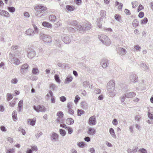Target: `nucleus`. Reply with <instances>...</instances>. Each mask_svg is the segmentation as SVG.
I'll return each instance as SVG.
<instances>
[{
    "label": "nucleus",
    "mask_w": 153,
    "mask_h": 153,
    "mask_svg": "<svg viewBox=\"0 0 153 153\" xmlns=\"http://www.w3.org/2000/svg\"><path fill=\"white\" fill-rule=\"evenodd\" d=\"M115 86V83L113 80L110 81L107 84V88L108 92L110 97H114L115 95V93L114 92V90Z\"/></svg>",
    "instance_id": "obj_1"
},
{
    "label": "nucleus",
    "mask_w": 153,
    "mask_h": 153,
    "mask_svg": "<svg viewBox=\"0 0 153 153\" xmlns=\"http://www.w3.org/2000/svg\"><path fill=\"white\" fill-rule=\"evenodd\" d=\"M34 9L36 11L35 14L36 16L41 17L45 15V13L44 11L47 10L46 7L38 5L36 6Z\"/></svg>",
    "instance_id": "obj_2"
},
{
    "label": "nucleus",
    "mask_w": 153,
    "mask_h": 153,
    "mask_svg": "<svg viewBox=\"0 0 153 153\" xmlns=\"http://www.w3.org/2000/svg\"><path fill=\"white\" fill-rule=\"evenodd\" d=\"M98 38L105 45H109L111 43V42L109 39L105 35H99Z\"/></svg>",
    "instance_id": "obj_3"
},
{
    "label": "nucleus",
    "mask_w": 153,
    "mask_h": 153,
    "mask_svg": "<svg viewBox=\"0 0 153 153\" xmlns=\"http://www.w3.org/2000/svg\"><path fill=\"white\" fill-rule=\"evenodd\" d=\"M40 37L41 39L45 42L49 43L52 41V39L50 36L42 33H40Z\"/></svg>",
    "instance_id": "obj_4"
},
{
    "label": "nucleus",
    "mask_w": 153,
    "mask_h": 153,
    "mask_svg": "<svg viewBox=\"0 0 153 153\" xmlns=\"http://www.w3.org/2000/svg\"><path fill=\"white\" fill-rule=\"evenodd\" d=\"M70 25L72 26H74V27L79 30H84V28L83 25H81L80 24L78 23L76 21H73L70 23Z\"/></svg>",
    "instance_id": "obj_5"
},
{
    "label": "nucleus",
    "mask_w": 153,
    "mask_h": 153,
    "mask_svg": "<svg viewBox=\"0 0 153 153\" xmlns=\"http://www.w3.org/2000/svg\"><path fill=\"white\" fill-rule=\"evenodd\" d=\"M34 109L38 112H44L45 111L46 108L42 105H39L37 106L34 105L33 107Z\"/></svg>",
    "instance_id": "obj_6"
},
{
    "label": "nucleus",
    "mask_w": 153,
    "mask_h": 153,
    "mask_svg": "<svg viewBox=\"0 0 153 153\" xmlns=\"http://www.w3.org/2000/svg\"><path fill=\"white\" fill-rule=\"evenodd\" d=\"M100 15L101 16V17L98 19L97 22H98V23H97V25L100 28H101L102 26L101 23L100 21L101 20V19H102V17L105 16L106 15V12L104 10H101L100 12Z\"/></svg>",
    "instance_id": "obj_7"
},
{
    "label": "nucleus",
    "mask_w": 153,
    "mask_h": 153,
    "mask_svg": "<svg viewBox=\"0 0 153 153\" xmlns=\"http://www.w3.org/2000/svg\"><path fill=\"white\" fill-rule=\"evenodd\" d=\"M109 64V61L106 59H102L100 63V65L102 67L105 68L108 67Z\"/></svg>",
    "instance_id": "obj_8"
},
{
    "label": "nucleus",
    "mask_w": 153,
    "mask_h": 153,
    "mask_svg": "<svg viewBox=\"0 0 153 153\" xmlns=\"http://www.w3.org/2000/svg\"><path fill=\"white\" fill-rule=\"evenodd\" d=\"M36 55L35 51L33 49L30 50L28 51L27 56L29 59H32Z\"/></svg>",
    "instance_id": "obj_9"
},
{
    "label": "nucleus",
    "mask_w": 153,
    "mask_h": 153,
    "mask_svg": "<svg viewBox=\"0 0 153 153\" xmlns=\"http://www.w3.org/2000/svg\"><path fill=\"white\" fill-rule=\"evenodd\" d=\"M96 121L95 116H93L90 117L88 123L90 125H95L96 124Z\"/></svg>",
    "instance_id": "obj_10"
},
{
    "label": "nucleus",
    "mask_w": 153,
    "mask_h": 153,
    "mask_svg": "<svg viewBox=\"0 0 153 153\" xmlns=\"http://www.w3.org/2000/svg\"><path fill=\"white\" fill-rule=\"evenodd\" d=\"M62 40L65 44L69 43L71 42V39L69 37L66 35H63L62 37Z\"/></svg>",
    "instance_id": "obj_11"
},
{
    "label": "nucleus",
    "mask_w": 153,
    "mask_h": 153,
    "mask_svg": "<svg viewBox=\"0 0 153 153\" xmlns=\"http://www.w3.org/2000/svg\"><path fill=\"white\" fill-rule=\"evenodd\" d=\"M67 107L68 109V112L71 115H73L74 111L72 109L73 107L72 105L70 103L68 104Z\"/></svg>",
    "instance_id": "obj_12"
},
{
    "label": "nucleus",
    "mask_w": 153,
    "mask_h": 153,
    "mask_svg": "<svg viewBox=\"0 0 153 153\" xmlns=\"http://www.w3.org/2000/svg\"><path fill=\"white\" fill-rule=\"evenodd\" d=\"M0 15L6 18H8L10 16V14L7 11L0 9Z\"/></svg>",
    "instance_id": "obj_13"
},
{
    "label": "nucleus",
    "mask_w": 153,
    "mask_h": 153,
    "mask_svg": "<svg viewBox=\"0 0 153 153\" xmlns=\"http://www.w3.org/2000/svg\"><path fill=\"white\" fill-rule=\"evenodd\" d=\"M126 51L125 49L120 47L118 48V53L120 55L122 56L125 55L126 53Z\"/></svg>",
    "instance_id": "obj_14"
},
{
    "label": "nucleus",
    "mask_w": 153,
    "mask_h": 153,
    "mask_svg": "<svg viewBox=\"0 0 153 153\" xmlns=\"http://www.w3.org/2000/svg\"><path fill=\"white\" fill-rule=\"evenodd\" d=\"M130 81L132 82H136L138 80V77L135 74H131L130 76Z\"/></svg>",
    "instance_id": "obj_15"
},
{
    "label": "nucleus",
    "mask_w": 153,
    "mask_h": 153,
    "mask_svg": "<svg viewBox=\"0 0 153 153\" xmlns=\"http://www.w3.org/2000/svg\"><path fill=\"white\" fill-rule=\"evenodd\" d=\"M11 62L13 64L16 65H19L20 63L19 59L16 57H13L11 60Z\"/></svg>",
    "instance_id": "obj_16"
},
{
    "label": "nucleus",
    "mask_w": 153,
    "mask_h": 153,
    "mask_svg": "<svg viewBox=\"0 0 153 153\" xmlns=\"http://www.w3.org/2000/svg\"><path fill=\"white\" fill-rule=\"evenodd\" d=\"M51 140L55 141H57L59 137L58 135L55 132H53L51 135Z\"/></svg>",
    "instance_id": "obj_17"
},
{
    "label": "nucleus",
    "mask_w": 153,
    "mask_h": 153,
    "mask_svg": "<svg viewBox=\"0 0 153 153\" xmlns=\"http://www.w3.org/2000/svg\"><path fill=\"white\" fill-rule=\"evenodd\" d=\"M25 33L28 35L33 36L34 34V32L33 30L29 29L26 30Z\"/></svg>",
    "instance_id": "obj_18"
},
{
    "label": "nucleus",
    "mask_w": 153,
    "mask_h": 153,
    "mask_svg": "<svg viewBox=\"0 0 153 153\" xmlns=\"http://www.w3.org/2000/svg\"><path fill=\"white\" fill-rule=\"evenodd\" d=\"M73 79L72 76L70 75H68L66 78L64 83L65 84H68L71 82Z\"/></svg>",
    "instance_id": "obj_19"
},
{
    "label": "nucleus",
    "mask_w": 153,
    "mask_h": 153,
    "mask_svg": "<svg viewBox=\"0 0 153 153\" xmlns=\"http://www.w3.org/2000/svg\"><path fill=\"white\" fill-rule=\"evenodd\" d=\"M84 28V30H88L90 29L91 28V26L89 22L87 23H84L83 25Z\"/></svg>",
    "instance_id": "obj_20"
},
{
    "label": "nucleus",
    "mask_w": 153,
    "mask_h": 153,
    "mask_svg": "<svg viewBox=\"0 0 153 153\" xmlns=\"http://www.w3.org/2000/svg\"><path fill=\"white\" fill-rule=\"evenodd\" d=\"M127 98H131L134 97L136 95V94L133 92L127 93L126 94Z\"/></svg>",
    "instance_id": "obj_21"
},
{
    "label": "nucleus",
    "mask_w": 153,
    "mask_h": 153,
    "mask_svg": "<svg viewBox=\"0 0 153 153\" xmlns=\"http://www.w3.org/2000/svg\"><path fill=\"white\" fill-rule=\"evenodd\" d=\"M96 131L93 128H89L88 129V133L91 135H93L95 133Z\"/></svg>",
    "instance_id": "obj_22"
},
{
    "label": "nucleus",
    "mask_w": 153,
    "mask_h": 153,
    "mask_svg": "<svg viewBox=\"0 0 153 153\" xmlns=\"http://www.w3.org/2000/svg\"><path fill=\"white\" fill-rule=\"evenodd\" d=\"M42 25L43 26L48 28H51L52 27V25L48 22H43L42 23Z\"/></svg>",
    "instance_id": "obj_23"
},
{
    "label": "nucleus",
    "mask_w": 153,
    "mask_h": 153,
    "mask_svg": "<svg viewBox=\"0 0 153 153\" xmlns=\"http://www.w3.org/2000/svg\"><path fill=\"white\" fill-rule=\"evenodd\" d=\"M140 67L142 68H143V69L146 71H148L149 69V67L146 65V64L142 63L140 64Z\"/></svg>",
    "instance_id": "obj_24"
},
{
    "label": "nucleus",
    "mask_w": 153,
    "mask_h": 153,
    "mask_svg": "<svg viewBox=\"0 0 153 153\" xmlns=\"http://www.w3.org/2000/svg\"><path fill=\"white\" fill-rule=\"evenodd\" d=\"M109 131L112 137L115 139L116 138V136L115 134L113 128H110Z\"/></svg>",
    "instance_id": "obj_25"
},
{
    "label": "nucleus",
    "mask_w": 153,
    "mask_h": 153,
    "mask_svg": "<svg viewBox=\"0 0 153 153\" xmlns=\"http://www.w3.org/2000/svg\"><path fill=\"white\" fill-rule=\"evenodd\" d=\"M36 121V120L35 118H33L32 120L31 119H28L27 121L28 123L32 126H34L35 125Z\"/></svg>",
    "instance_id": "obj_26"
},
{
    "label": "nucleus",
    "mask_w": 153,
    "mask_h": 153,
    "mask_svg": "<svg viewBox=\"0 0 153 153\" xmlns=\"http://www.w3.org/2000/svg\"><path fill=\"white\" fill-rule=\"evenodd\" d=\"M28 65L27 64H25L22 66L21 69V71L22 74H24L23 70L27 69L28 68Z\"/></svg>",
    "instance_id": "obj_27"
},
{
    "label": "nucleus",
    "mask_w": 153,
    "mask_h": 153,
    "mask_svg": "<svg viewBox=\"0 0 153 153\" xmlns=\"http://www.w3.org/2000/svg\"><path fill=\"white\" fill-rule=\"evenodd\" d=\"M23 101L22 100H20L18 103V111L19 112L21 111V109L22 108Z\"/></svg>",
    "instance_id": "obj_28"
},
{
    "label": "nucleus",
    "mask_w": 153,
    "mask_h": 153,
    "mask_svg": "<svg viewBox=\"0 0 153 153\" xmlns=\"http://www.w3.org/2000/svg\"><path fill=\"white\" fill-rule=\"evenodd\" d=\"M48 93L50 96L51 97V100L52 103H54L55 102V99L54 96H53V93L52 92L51 90H49Z\"/></svg>",
    "instance_id": "obj_29"
},
{
    "label": "nucleus",
    "mask_w": 153,
    "mask_h": 153,
    "mask_svg": "<svg viewBox=\"0 0 153 153\" xmlns=\"http://www.w3.org/2000/svg\"><path fill=\"white\" fill-rule=\"evenodd\" d=\"M49 19L50 21L55 22L56 21V16L53 15H51L49 17Z\"/></svg>",
    "instance_id": "obj_30"
},
{
    "label": "nucleus",
    "mask_w": 153,
    "mask_h": 153,
    "mask_svg": "<svg viewBox=\"0 0 153 153\" xmlns=\"http://www.w3.org/2000/svg\"><path fill=\"white\" fill-rule=\"evenodd\" d=\"M115 6H118L117 8L118 10H120L122 9L123 7V4L121 3H120L119 2L116 1L115 2Z\"/></svg>",
    "instance_id": "obj_31"
},
{
    "label": "nucleus",
    "mask_w": 153,
    "mask_h": 153,
    "mask_svg": "<svg viewBox=\"0 0 153 153\" xmlns=\"http://www.w3.org/2000/svg\"><path fill=\"white\" fill-rule=\"evenodd\" d=\"M12 116L13 120L14 121H16L17 119V112L15 111L13 112L12 113Z\"/></svg>",
    "instance_id": "obj_32"
},
{
    "label": "nucleus",
    "mask_w": 153,
    "mask_h": 153,
    "mask_svg": "<svg viewBox=\"0 0 153 153\" xmlns=\"http://www.w3.org/2000/svg\"><path fill=\"white\" fill-rule=\"evenodd\" d=\"M66 122L68 124H72L74 123V120L71 118H68L66 120Z\"/></svg>",
    "instance_id": "obj_33"
},
{
    "label": "nucleus",
    "mask_w": 153,
    "mask_h": 153,
    "mask_svg": "<svg viewBox=\"0 0 153 153\" xmlns=\"http://www.w3.org/2000/svg\"><path fill=\"white\" fill-rule=\"evenodd\" d=\"M66 8L68 10L71 11H73L74 10L75 7L73 6L67 5L66 6Z\"/></svg>",
    "instance_id": "obj_34"
},
{
    "label": "nucleus",
    "mask_w": 153,
    "mask_h": 153,
    "mask_svg": "<svg viewBox=\"0 0 153 153\" xmlns=\"http://www.w3.org/2000/svg\"><path fill=\"white\" fill-rule=\"evenodd\" d=\"M139 22L137 20L135 19L133 20L132 22V25L133 27H136L139 25Z\"/></svg>",
    "instance_id": "obj_35"
},
{
    "label": "nucleus",
    "mask_w": 153,
    "mask_h": 153,
    "mask_svg": "<svg viewBox=\"0 0 153 153\" xmlns=\"http://www.w3.org/2000/svg\"><path fill=\"white\" fill-rule=\"evenodd\" d=\"M7 9L11 13H13L15 10V8L13 7H8Z\"/></svg>",
    "instance_id": "obj_36"
},
{
    "label": "nucleus",
    "mask_w": 153,
    "mask_h": 153,
    "mask_svg": "<svg viewBox=\"0 0 153 153\" xmlns=\"http://www.w3.org/2000/svg\"><path fill=\"white\" fill-rule=\"evenodd\" d=\"M56 116L59 118H62L64 116V114L62 111H59L57 113Z\"/></svg>",
    "instance_id": "obj_37"
},
{
    "label": "nucleus",
    "mask_w": 153,
    "mask_h": 153,
    "mask_svg": "<svg viewBox=\"0 0 153 153\" xmlns=\"http://www.w3.org/2000/svg\"><path fill=\"white\" fill-rule=\"evenodd\" d=\"M55 44L58 47H60L61 45V41L59 40H56L55 42Z\"/></svg>",
    "instance_id": "obj_38"
},
{
    "label": "nucleus",
    "mask_w": 153,
    "mask_h": 153,
    "mask_svg": "<svg viewBox=\"0 0 153 153\" xmlns=\"http://www.w3.org/2000/svg\"><path fill=\"white\" fill-rule=\"evenodd\" d=\"M54 78L56 81L58 83H60V80L59 79V75L57 74H55L54 75Z\"/></svg>",
    "instance_id": "obj_39"
},
{
    "label": "nucleus",
    "mask_w": 153,
    "mask_h": 153,
    "mask_svg": "<svg viewBox=\"0 0 153 153\" xmlns=\"http://www.w3.org/2000/svg\"><path fill=\"white\" fill-rule=\"evenodd\" d=\"M59 133L62 136H64L66 134V132L65 131L62 129H59Z\"/></svg>",
    "instance_id": "obj_40"
},
{
    "label": "nucleus",
    "mask_w": 153,
    "mask_h": 153,
    "mask_svg": "<svg viewBox=\"0 0 153 153\" xmlns=\"http://www.w3.org/2000/svg\"><path fill=\"white\" fill-rule=\"evenodd\" d=\"M148 22V20L146 17L145 18L141 20V24H146Z\"/></svg>",
    "instance_id": "obj_41"
},
{
    "label": "nucleus",
    "mask_w": 153,
    "mask_h": 153,
    "mask_svg": "<svg viewBox=\"0 0 153 153\" xmlns=\"http://www.w3.org/2000/svg\"><path fill=\"white\" fill-rule=\"evenodd\" d=\"M16 103V101L15 100H13L10 103L9 105L10 107H13Z\"/></svg>",
    "instance_id": "obj_42"
},
{
    "label": "nucleus",
    "mask_w": 153,
    "mask_h": 153,
    "mask_svg": "<svg viewBox=\"0 0 153 153\" xmlns=\"http://www.w3.org/2000/svg\"><path fill=\"white\" fill-rule=\"evenodd\" d=\"M126 98V96L125 94H123L120 97L121 102H123L124 101Z\"/></svg>",
    "instance_id": "obj_43"
},
{
    "label": "nucleus",
    "mask_w": 153,
    "mask_h": 153,
    "mask_svg": "<svg viewBox=\"0 0 153 153\" xmlns=\"http://www.w3.org/2000/svg\"><path fill=\"white\" fill-rule=\"evenodd\" d=\"M29 78L30 79L33 81L36 80L38 79L37 76L33 75L29 76Z\"/></svg>",
    "instance_id": "obj_44"
},
{
    "label": "nucleus",
    "mask_w": 153,
    "mask_h": 153,
    "mask_svg": "<svg viewBox=\"0 0 153 153\" xmlns=\"http://www.w3.org/2000/svg\"><path fill=\"white\" fill-rule=\"evenodd\" d=\"M89 85V82L87 81H85L83 83V85L85 88L87 87Z\"/></svg>",
    "instance_id": "obj_45"
},
{
    "label": "nucleus",
    "mask_w": 153,
    "mask_h": 153,
    "mask_svg": "<svg viewBox=\"0 0 153 153\" xmlns=\"http://www.w3.org/2000/svg\"><path fill=\"white\" fill-rule=\"evenodd\" d=\"M7 100L8 101L10 100L13 98L12 94H10L7 93Z\"/></svg>",
    "instance_id": "obj_46"
},
{
    "label": "nucleus",
    "mask_w": 153,
    "mask_h": 153,
    "mask_svg": "<svg viewBox=\"0 0 153 153\" xmlns=\"http://www.w3.org/2000/svg\"><path fill=\"white\" fill-rule=\"evenodd\" d=\"M38 72L39 70L37 68H34L32 70V73L34 74H36Z\"/></svg>",
    "instance_id": "obj_47"
},
{
    "label": "nucleus",
    "mask_w": 153,
    "mask_h": 153,
    "mask_svg": "<svg viewBox=\"0 0 153 153\" xmlns=\"http://www.w3.org/2000/svg\"><path fill=\"white\" fill-rule=\"evenodd\" d=\"M77 145L79 147L83 148L84 147L85 144L84 142H81L77 143Z\"/></svg>",
    "instance_id": "obj_48"
},
{
    "label": "nucleus",
    "mask_w": 153,
    "mask_h": 153,
    "mask_svg": "<svg viewBox=\"0 0 153 153\" xmlns=\"http://www.w3.org/2000/svg\"><path fill=\"white\" fill-rule=\"evenodd\" d=\"M134 49L136 51H140L141 47L140 46L138 45H136L134 46Z\"/></svg>",
    "instance_id": "obj_49"
},
{
    "label": "nucleus",
    "mask_w": 153,
    "mask_h": 153,
    "mask_svg": "<svg viewBox=\"0 0 153 153\" xmlns=\"http://www.w3.org/2000/svg\"><path fill=\"white\" fill-rule=\"evenodd\" d=\"M18 130L19 131L21 132L23 135H25L26 134L25 130L22 127H19V128Z\"/></svg>",
    "instance_id": "obj_50"
},
{
    "label": "nucleus",
    "mask_w": 153,
    "mask_h": 153,
    "mask_svg": "<svg viewBox=\"0 0 153 153\" xmlns=\"http://www.w3.org/2000/svg\"><path fill=\"white\" fill-rule=\"evenodd\" d=\"M84 112V111L82 110L78 109L77 110V114L79 116H80L82 114H83Z\"/></svg>",
    "instance_id": "obj_51"
},
{
    "label": "nucleus",
    "mask_w": 153,
    "mask_h": 153,
    "mask_svg": "<svg viewBox=\"0 0 153 153\" xmlns=\"http://www.w3.org/2000/svg\"><path fill=\"white\" fill-rule=\"evenodd\" d=\"M132 7L134 8L137 6L138 5V2L136 1H134L132 2Z\"/></svg>",
    "instance_id": "obj_52"
},
{
    "label": "nucleus",
    "mask_w": 153,
    "mask_h": 153,
    "mask_svg": "<svg viewBox=\"0 0 153 153\" xmlns=\"http://www.w3.org/2000/svg\"><path fill=\"white\" fill-rule=\"evenodd\" d=\"M80 99V98L78 95L76 96L74 101L75 103L76 104H77Z\"/></svg>",
    "instance_id": "obj_53"
},
{
    "label": "nucleus",
    "mask_w": 153,
    "mask_h": 153,
    "mask_svg": "<svg viewBox=\"0 0 153 153\" xmlns=\"http://www.w3.org/2000/svg\"><path fill=\"white\" fill-rule=\"evenodd\" d=\"M94 92L96 94H99L101 92V90L98 88L95 89Z\"/></svg>",
    "instance_id": "obj_54"
},
{
    "label": "nucleus",
    "mask_w": 153,
    "mask_h": 153,
    "mask_svg": "<svg viewBox=\"0 0 153 153\" xmlns=\"http://www.w3.org/2000/svg\"><path fill=\"white\" fill-rule=\"evenodd\" d=\"M140 118L141 116L139 115H137L135 117V120L138 122L140 121Z\"/></svg>",
    "instance_id": "obj_55"
},
{
    "label": "nucleus",
    "mask_w": 153,
    "mask_h": 153,
    "mask_svg": "<svg viewBox=\"0 0 153 153\" xmlns=\"http://www.w3.org/2000/svg\"><path fill=\"white\" fill-rule=\"evenodd\" d=\"M139 151L141 153H147V152L146 150L144 148L140 149L139 150Z\"/></svg>",
    "instance_id": "obj_56"
},
{
    "label": "nucleus",
    "mask_w": 153,
    "mask_h": 153,
    "mask_svg": "<svg viewBox=\"0 0 153 153\" xmlns=\"http://www.w3.org/2000/svg\"><path fill=\"white\" fill-rule=\"evenodd\" d=\"M18 82V80L17 79L14 78L12 79L11 81V82L12 84H16Z\"/></svg>",
    "instance_id": "obj_57"
},
{
    "label": "nucleus",
    "mask_w": 153,
    "mask_h": 153,
    "mask_svg": "<svg viewBox=\"0 0 153 153\" xmlns=\"http://www.w3.org/2000/svg\"><path fill=\"white\" fill-rule=\"evenodd\" d=\"M115 19L117 20L118 21H120V16L117 14H116L114 16Z\"/></svg>",
    "instance_id": "obj_58"
},
{
    "label": "nucleus",
    "mask_w": 153,
    "mask_h": 153,
    "mask_svg": "<svg viewBox=\"0 0 153 153\" xmlns=\"http://www.w3.org/2000/svg\"><path fill=\"white\" fill-rule=\"evenodd\" d=\"M67 129L68 130V133L69 134H71L72 133L73 130L71 128L69 127H68L67 128Z\"/></svg>",
    "instance_id": "obj_59"
},
{
    "label": "nucleus",
    "mask_w": 153,
    "mask_h": 153,
    "mask_svg": "<svg viewBox=\"0 0 153 153\" xmlns=\"http://www.w3.org/2000/svg\"><path fill=\"white\" fill-rule=\"evenodd\" d=\"M31 148L33 151H37L38 149L36 146L35 145H32L31 146Z\"/></svg>",
    "instance_id": "obj_60"
},
{
    "label": "nucleus",
    "mask_w": 153,
    "mask_h": 153,
    "mask_svg": "<svg viewBox=\"0 0 153 153\" xmlns=\"http://www.w3.org/2000/svg\"><path fill=\"white\" fill-rule=\"evenodd\" d=\"M60 100L61 101L64 102L66 100V98L65 97L62 96L60 97Z\"/></svg>",
    "instance_id": "obj_61"
},
{
    "label": "nucleus",
    "mask_w": 153,
    "mask_h": 153,
    "mask_svg": "<svg viewBox=\"0 0 153 153\" xmlns=\"http://www.w3.org/2000/svg\"><path fill=\"white\" fill-rule=\"evenodd\" d=\"M112 123L113 125L116 126L117 125L118 123L117 120L115 119L112 121Z\"/></svg>",
    "instance_id": "obj_62"
},
{
    "label": "nucleus",
    "mask_w": 153,
    "mask_h": 153,
    "mask_svg": "<svg viewBox=\"0 0 153 153\" xmlns=\"http://www.w3.org/2000/svg\"><path fill=\"white\" fill-rule=\"evenodd\" d=\"M144 13L143 12H140L138 15V16L140 18H142L144 16Z\"/></svg>",
    "instance_id": "obj_63"
},
{
    "label": "nucleus",
    "mask_w": 153,
    "mask_h": 153,
    "mask_svg": "<svg viewBox=\"0 0 153 153\" xmlns=\"http://www.w3.org/2000/svg\"><path fill=\"white\" fill-rule=\"evenodd\" d=\"M148 117L151 119H153V114H152L149 112L148 114Z\"/></svg>",
    "instance_id": "obj_64"
}]
</instances>
